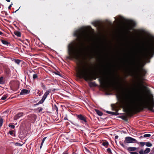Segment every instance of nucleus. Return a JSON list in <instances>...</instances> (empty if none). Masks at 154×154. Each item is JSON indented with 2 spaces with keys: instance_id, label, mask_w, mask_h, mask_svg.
<instances>
[{
  "instance_id": "nucleus-1",
  "label": "nucleus",
  "mask_w": 154,
  "mask_h": 154,
  "mask_svg": "<svg viewBox=\"0 0 154 154\" xmlns=\"http://www.w3.org/2000/svg\"><path fill=\"white\" fill-rule=\"evenodd\" d=\"M137 95L135 98L125 96L124 101L122 103L123 108L130 117L134 112L140 111V108L137 106V104L142 105L145 108L150 111L154 107V99L152 94L150 95L149 99L147 95L143 92L137 93Z\"/></svg>"
},
{
  "instance_id": "nucleus-2",
  "label": "nucleus",
  "mask_w": 154,
  "mask_h": 154,
  "mask_svg": "<svg viewBox=\"0 0 154 154\" xmlns=\"http://www.w3.org/2000/svg\"><path fill=\"white\" fill-rule=\"evenodd\" d=\"M75 36L76 37L78 40L81 43V46L79 53L76 52L75 50L74 45L75 43L72 42L69 44L68 46V53L69 56L67 57L68 59L72 60L75 59L79 60L80 59L79 53H82L86 49L84 44V42L87 41L88 40V36L82 30H78L74 34Z\"/></svg>"
},
{
  "instance_id": "nucleus-3",
  "label": "nucleus",
  "mask_w": 154,
  "mask_h": 154,
  "mask_svg": "<svg viewBox=\"0 0 154 154\" xmlns=\"http://www.w3.org/2000/svg\"><path fill=\"white\" fill-rule=\"evenodd\" d=\"M92 70L91 68H87L83 66L82 68L79 67L77 70L78 76L80 78L83 79L86 82L96 80L98 78V75L96 72H91Z\"/></svg>"
},
{
  "instance_id": "nucleus-4",
  "label": "nucleus",
  "mask_w": 154,
  "mask_h": 154,
  "mask_svg": "<svg viewBox=\"0 0 154 154\" xmlns=\"http://www.w3.org/2000/svg\"><path fill=\"white\" fill-rule=\"evenodd\" d=\"M154 54V45L150 43L149 40L145 43L143 54V57L145 58L152 57Z\"/></svg>"
},
{
  "instance_id": "nucleus-5",
  "label": "nucleus",
  "mask_w": 154,
  "mask_h": 154,
  "mask_svg": "<svg viewBox=\"0 0 154 154\" xmlns=\"http://www.w3.org/2000/svg\"><path fill=\"white\" fill-rule=\"evenodd\" d=\"M127 24L125 26V29L128 32L131 30H133L134 28L136 26V22L132 20H128L126 21Z\"/></svg>"
},
{
  "instance_id": "nucleus-6",
  "label": "nucleus",
  "mask_w": 154,
  "mask_h": 154,
  "mask_svg": "<svg viewBox=\"0 0 154 154\" xmlns=\"http://www.w3.org/2000/svg\"><path fill=\"white\" fill-rule=\"evenodd\" d=\"M146 70L143 67H141L140 69V71H138L137 72V75L140 79L143 80L144 79V77L146 75Z\"/></svg>"
},
{
  "instance_id": "nucleus-7",
  "label": "nucleus",
  "mask_w": 154,
  "mask_h": 154,
  "mask_svg": "<svg viewBox=\"0 0 154 154\" xmlns=\"http://www.w3.org/2000/svg\"><path fill=\"white\" fill-rule=\"evenodd\" d=\"M137 141L135 139L130 137H126L125 138L124 143L126 144L127 143H137Z\"/></svg>"
},
{
  "instance_id": "nucleus-8",
  "label": "nucleus",
  "mask_w": 154,
  "mask_h": 154,
  "mask_svg": "<svg viewBox=\"0 0 154 154\" xmlns=\"http://www.w3.org/2000/svg\"><path fill=\"white\" fill-rule=\"evenodd\" d=\"M77 119L83 124H86L87 118L85 116L82 114H79L77 116Z\"/></svg>"
},
{
  "instance_id": "nucleus-9",
  "label": "nucleus",
  "mask_w": 154,
  "mask_h": 154,
  "mask_svg": "<svg viewBox=\"0 0 154 154\" xmlns=\"http://www.w3.org/2000/svg\"><path fill=\"white\" fill-rule=\"evenodd\" d=\"M150 149L146 148L144 150L143 149H142L139 151V154H147L150 151Z\"/></svg>"
},
{
  "instance_id": "nucleus-10",
  "label": "nucleus",
  "mask_w": 154,
  "mask_h": 154,
  "mask_svg": "<svg viewBox=\"0 0 154 154\" xmlns=\"http://www.w3.org/2000/svg\"><path fill=\"white\" fill-rule=\"evenodd\" d=\"M23 112H19L14 117V120H17L23 116Z\"/></svg>"
},
{
  "instance_id": "nucleus-11",
  "label": "nucleus",
  "mask_w": 154,
  "mask_h": 154,
  "mask_svg": "<svg viewBox=\"0 0 154 154\" xmlns=\"http://www.w3.org/2000/svg\"><path fill=\"white\" fill-rule=\"evenodd\" d=\"M28 117L30 119H31L33 122L36 120L37 118V116L33 114L29 115Z\"/></svg>"
},
{
  "instance_id": "nucleus-12",
  "label": "nucleus",
  "mask_w": 154,
  "mask_h": 154,
  "mask_svg": "<svg viewBox=\"0 0 154 154\" xmlns=\"http://www.w3.org/2000/svg\"><path fill=\"white\" fill-rule=\"evenodd\" d=\"M51 91V89H49L47 90L45 93L44 95L42 97V99L44 101H45V99L47 98L48 95L49 94L50 92Z\"/></svg>"
},
{
  "instance_id": "nucleus-13",
  "label": "nucleus",
  "mask_w": 154,
  "mask_h": 154,
  "mask_svg": "<svg viewBox=\"0 0 154 154\" xmlns=\"http://www.w3.org/2000/svg\"><path fill=\"white\" fill-rule=\"evenodd\" d=\"M30 91L29 90H28L26 89H23L21 91L20 94V95H23L25 94H29Z\"/></svg>"
},
{
  "instance_id": "nucleus-14",
  "label": "nucleus",
  "mask_w": 154,
  "mask_h": 154,
  "mask_svg": "<svg viewBox=\"0 0 154 154\" xmlns=\"http://www.w3.org/2000/svg\"><path fill=\"white\" fill-rule=\"evenodd\" d=\"M139 148H137L135 147H130L127 148V150L128 152H132L136 150L137 149H139Z\"/></svg>"
},
{
  "instance_id": "nucleus-15",
  "label": "nucleus",
  "mask_w": 154,
  "mask_h": 154,
  "mask_svg": "<svg viewBox=\"0 0 154 154\" xmlns=\"http://www.w3.org/2000/svg\"><path fill=\"white\" fill-rule=\"evenodd\" d=\"M114 90L116 91V92L118 94V96H117V97L118 98V99H119V98H120V95L121 94V93L119 89L118 88H117V87H114Z\"/></svg>"
},
{
  "instance_id": "nucleus-16",
  "label": "nucleus",
  "mask_w": 154,
  "mask_h": 154,
  "mask_svg": "<svg viewBox=\"0 0 154 154\" xmlns=\"http://www.w3.org/2000/svg\"><path fill=\"white\" fill-rule=\"evenodd\" d=\"M52 108L53 111H56L57 114L58 113V108L56 104L52 105Z\"/></svg>"
},
{
  "instance_id": "nucleus-17",
  "label": "nucleus",
  "mask_w": 154,
  "mask_h": 154,
  "mask_svg": "<svg viewBox=\"0 0 154 154\" xmlns=\"http://www.w3.org/2000/svg\"><path fill=\"white\" fill-rule=\"evenodd\" d=\"M12 60V61L16 63L18 65H19L20 62L22 61V60H20L15 58H13Z\"/></svg>"
},
{
  "instance_id": "nucleus-18",
  "label": "nucleus",
  "mask_w": 154,
  "mask_h": 154,
  "mask_svg": "<svg viewBox=\"0 0 154 154\" xmlns=\"http://www.w3.org/2000/svg\"><path fill=\"white\" fill-rule=\"evenodd\" d=\"M95 111L96 112L97 114L99 116H102L103 115V113L101 111H100V110L95 109H94Z\"/></svg>"
},
{
  "instance_id": "nucleus-19",
  "label": "nucleus",
  "mask_w": 154,
  "mask_h": 154,
  "mask_svg": "<svg viewBox=\"0 0 154 154\" xmlns=\"http://www.w3.org/2000/svg\"><path fill=\"white\" fill-rule=\"evenodd\" d=\"M14 33L15 35L19 37H20L21 35V34L20 32L15 30L14 32Z\"/></svg>"
},
{
  "instance_id": "nucleus-20",
  "label": "nucleus",
  "mask_w": 154,
  "mask_h": 154,
  "mask_svg": "<svg viewBox=\"0 0 154 154\" xmlns=\"http://www.w3.org/2000/svg\"><path fill=\"white\" fill-rule=\"evenodd\" d=\"M102 145L105 146L106 147H107L109 145V143L108 141L105 140L103 142Z\"/></svg>"
},
{
  "instance_id": "nucleus-21",
  "label": "nucleus",
  "mask_w": 154,
  "mask_h": 154,
  "mask_svg": "<svg viewBox=\"0 0 154 154\" xmlns=\"http://www.w3.org/2000/svg\"><path fill=\"white\" fill-rule=\"evenodd\" d=\"M89 86L91 87L93 86L97 87V85L95 83V82H91L89 83Z\"/></svg>"
},
{
  "instance_id": "nucleus-22",
  "label": "nucleus",
  "mask_w": 154,
  "mask_h": 154,
  "mask_svg": "<svg viewBox=\"0 0 154 154\" xmlns=\"http://www.w3.org/2000/svg\"><path fill=\"white\" fill-rule=\"evenodd\" d=\"M120 118L123 120L125 121H127L128 120L127 117L125 116H121Z\"/></svg>"
},
{
  "instance_id": "nucleus-23",
  "label": "nucleus",
  "mask_w": 154,
  "mask_h": 154,
  "mask_svg": "<svg viewBox=\"0 0 154 154\" xmlns=\"http://www.w3.org/2000/svg\"><path fill=\"white\" fill-rule=\"evenodd\" d=\"M145 145L147 147H151L152 146V144L150 142H145Z\"/></svg>"
},
{
  "instance_id": "nucleus-24",
  "label": "nucleus",
  "mask_w": 154,
  "mask_h": 154,
  "mask_svg": "<svg viewBox=\"0 0 154 154\" xmlns=\"http://www.w3.org/2000/svg\"><path fill=\"white\" fill-rule=\"evenodd\" d=\"M100 83L101 84H103L104 83V80L103 79L100 78L98 79Z\"/></svg>"
},
{
  "instance_id": "nucleus-25",
  "label": "nucleus",
  "mask_w": 154,
  "mask_h": 154,
  "mask_svg": "<svg viewBox=\"0 0 154 154\" xmlns=\"http://www.w3.org/2000/svg\"><path fill=\"white\" fill-rule=\"evenodd\" d=\"M106 112L108 114H111L113 115H117L116 112H114L109 111H106Z\"/></svg>"
},
{
  "instance_id": "nucleus-26",
  "label": "nucleus",
  "mask_w": 154,
  "mask_h": 154,
  "mask_svg": "<svg viewBox=\"0 0 154 154\" xmlns=\"http://www.w3.org/2000/svg\"><path fill=\"white\" fill-rule=\"evenodd\" d=\"M4 77L2 76L0 77V84H3L5 83V82L3 80Z\"/></svg>"
},
{
  "instance_id": "nucleus-27",
  "label": "nucleus",
  "mask_w": 154,
  "mask_h": 154,
  "mask_svg": "<svg viewBox=\"0 0 154 154\" xmlns=\"http://www.w3.org/2000/svg\"><path fill=\"white\" fill-rule=\"evenodd\" d=\"M1 42L4 45H8L9 44V42L5 40H2Z\"/></svg>"
},
{
  "instance_id": "nucleus-28",
  "label": "nucleus",
  "mask_w": 154,
  "mask_h": 154,
  "mask_svg": "<svg viewBox=\"0 0 154 154\" xmlns=\"http://www.w3.org/2000/svg\"><path fill=\"white\" fill-rule=\"evenodd\" d=\"M138 144H140V146L143 147L145 144V142H138L136 143Z\"/></svg>"
},
{
  "instance_id": "nucleus-29",
  "label": "nucleus",
  "mask_w": 154,
  "mask_h": 154,
  "mask_svg": "<svg viewBox=\"0 0 154 154\" xmlns=\"http://www.w3.org/2000/svg\"><path fill=\"white\" fill-rule=\"evenodd\" d=\"M47 137H45L43 139H42V141L41 143V146H40V148H41V147H42V146L43 144V143L44 142V141H45V140L46 139V138Z\"/></svg>"
},
{
  "instance_id": "nucleus-30",
  "label": "nucleus",
  "mask_w": 154,
  "mask_h": 154,
  "mask_svg": "<svg viewBox=\"0 0 154 154\" xmlns=\"http://www.w3.org/2000/svg\"><path fill=\"white\" fill-rule=\"evenodd\" d=\"M44 101L42 100L41 99L37 103L35 104V105H37L39 104H42L43 103Z\"/></svg>"
},
{
  "instance_id": "nucleus-31",
  "label": "nucleus",
  "mask_w": 154,
  "mask_h": 154,
  "mask_svg": "<svg viewBox=\"0 0 154 154\" xmlns=\"http://www.w3.org/2000/svg\"><path fill=\"white\" fill-rule=\"evenodd\" d=\"M7 97V95H4L1 98V100H4L6 99Z\"/></svg>"
},
{
  "instance_id": "nucleus-32",
  "label": "nucleus",
  "mask_w": 154,
  "mask_h": 154,
  "mask_svg": "<svg viewBox=\"0 0 154 154\" xmlns=\"http://www.w3.org/2000/svg\"><path fill=\"white\" fill-rule=\"evenodd\" d=\"M3 122V119L1 118L0 119V128L2 126Z\"/></svg>"
},
{
  "instance_id": "nucleus-33",
  "label": "nucleus",
  "mask_w": 154,
  "mask_h": 154,
  "mask_svg": "<svg viewBox=\"0 0 154 154\" xmlns=\"http://www.w3.org/2000/svg\"><path fill=\"white\" fill-rule=\"evenodd\" d=\"M38 76L36 74H34L33 75V78L34 80L38 78Z\"/></svg>"
},
{
  "instance_id": "nucleus-34",
  "label": "nucleus",
  "mask_w": 154,
  "mask_h": 154,
  "mask_svg": "<svg viewBox=\"0 0 154 154\" xmlns=\"http://www.w3.org/2000/svg\"><path fill=\"white\" fill-rule=\"evenodd\" d=\"M151 136L150 134H145L143 135V137H149Z\"/></svg>"
},
{
  "instance_id": "nucleus-35",
  "label": "nucleus",
  "mask_w": 154,
  "mask_h": 154,
  "mask_svg": "<svg viewBox=\"0 0 154 154\" xmlns=\"http://www.w3.org/2000/svg\"><path fill=\"white\" fill-rule=\"evenodd\" d=\"M107 152L108 153H109L110 154H112V152H111V149L110 148H108L107 149Z\"/></svg>"
},
{
  "instance_id": "nucleus-36",
  "label": "nucleus",
  "mask_w": 154,
  "mask_h": 154,
  "mask_svg": "<svg viewBox=\"0 0 154 154\" xmlns=\"http://www.w3.org/2000/svg\"><path fill=\"white\" fill-rule=\"evenodd\" d=\"M8 126L13 129L14 128H15V126L14 125H12L11 123H10L8 125Z\"/></svg>"
},
{
  "instance_id": "nucleus-37",
  "label": "nucleus",
  "mask_w": 154,
  "mask_h": 154,
  "mask_svg": "<svg viewBox=\"0 0 154 154\" xmlns=\"http://www.w3.org/2000/svg\"><path fill=\"white\" fill-rule=\"evenodd\" d=\"M119 143H120V145L121 146H122L123 147L125 148V146L124 144L122 142L120 141L119 142Z\"/></svg>"
},
{
  "instance_id": "nucleus-38",
  "label": "nucleus",
  "mask_w": 154,
  "mask_h": 154,
  "mask_svg": "<svg viewBox=\"0 0 154 154\" xmlns=\"http://www.w3.org/2000/svg\"><path fill=\"white\" fill-rule=\"evenodd\" d=\"M85 149L87 153L90 154L91 153V152H90V151L89 150H88V149H87L86 148H85Z\"/></svg>"
},
{
  "instance_id": "nucleus-39",
  "label": "nucleus",
  "mask_w": 154,
  "mask_h": 154,
  "mask_svg": "<svg viewBox=\"0 0 154 154\" xmlns=\"http://www.w3.org/2000/svg\"><path fill=\"white\" fill-rule=\"evenodd\" d=\"M129 152L131 154H139L137 152Z\"/></svg>"
},
{
  "instance_id": "nucleus-40",
  "label": "nucleus",
  "mask_w": 154,
  "mask_h": 154,
  "mask_svg": "<svg viewBox=\"0 0 154 154\" xmlns=\"http://www.w3.org/2000/svg\"><path fill=\"white\" fill-rule=\"evenodd\" d=\"M42 87L44 90H45L46 89L45 86L43 83L42 84Z\"/></svg>"
},
{
  "instance_id": "nucleus-41",
  "label": "nucleus",
  "mask_w": 154,
  "mask_h": 154,
  "mask_svg": "<svg viewBox=\"0 0 154 154\" xmlns=\"http://www.w3.org/2000/svg\"><path fill=\"white\" fill-rule=\"evenodd\" d=\"M39 109L38 110V112H40L42 111V110H43V109L42 107H39V108H38V109Z\"/></svg>"
},
{
  "instance_id": "nucleus-42",
  "label": "nucleus",
  "mask_w": 154,
  "mask_h": 154,
  "mask_svg": "<svg viewBox=\"0 0 154 154\" xmlns=\"http://www.w3.org/2000/svg\"><path fill=\"white\" fill-rule=\"evenodd\" d=\"M54 73L56 75L61 76V75L60 74V72H55Z\"/></svg>"
},
{
  "instance_id": "nucleus-43",
  "label": "nucleus",
  "mask_w": 154,
  "mask_h": 154,
  "mask_svg": "<svg viewBox=\"0 0 154 154\" xmlns=\"http://www.w3.org/2000/svg\"><path fill=\"white\" fill-rule=\"evenodd\" d=\"M9 134L11 135H12L13 134V130L10 131H9Z\"/></svg>"
},
{
  "instance_id": "nucleus-44",
  "label": "nucleus",
  "mask_w": 154,
  "mask_h": 154,
  "mask_svg": "<svg viewBox=\"0 0 154 154\" xmlns=\"http://www.w3.org/2000/svg\"><path fill=\"white\" fill-rule=\"evenodd\" d=\"M12 4H11V5H10L8 7V9H11V6H12Z\"/></svg>"
},
{
  "instance_id": "nucleus-45",
  "label": "nucleus",
  "mask_w": 154,
  "mask_h": 154,
  "mask_svg": "<svg viewBox=\"0 0 154 154\" xmlns=\"http://www.w3.org/2000/svg\"><path fill=\"white\" fill-rule=\"evenodd\" d=\"M119 137V136L118 135L116 136L115 137V139H117Z\"/></svg>"
},
{
  "instance_id": "nucleus-46",
  "label": "nucleus",
  "mask_w": 154,
  "mask_h": 154,
  "mask_svg": "<svg viewBox=\"0 0 154 154\" xmlns=\"http://www.w3.org/2000/svg\"><path fill=\"white\" fill-rule=\"evenodd\" d=\"M114 106H115L114 104H111V106H112V108H114V109L115 108L114 107Z\"/></svg>"
},
{
  "instance_id": "nucleus-47",
  "label": "nucleus",
  "mask_w": 154,
  "mask_h": 154,
  "mask_svg": "<svg viewBox=\"0 0 154 154\" xmlns=\"http://www.w3.org/2000/svg\"><path fill=\"white\" fill-rule=\"evenodd\" d=\"M87 126L88 128H90V127H89V125L87 123V122H86V124H85Z\"/></svg>"
},
{
  "instance_id": "nucleus-48",
  "label": "nucleus",
  "mask_w": 154,
  "mask_h": 154,
  "mask_svg": "<svg viewBox=\"0 0 154 154\" xmlns=\"http://www.w3.org/2000/svg\"><path fill=\"white\" fill-rule=\"evenodd\" d=\"M16 143L17 144V145L21 146V145L20 143Z\"/></svg>"
},
{
  "instance_id": "nucleus-49",
  "label": "nucleus",
  "mask_w": 154,
  "mask_h": 154,
  "mask_svg": "<svg viewBox=\"0 0 154 154\" xmlns=\"http://www.w3.org/2000/svg\"><path fill=\"white\" fill-rule=\"evenodd\" d=\"M0 35H3V33L1 32V31H0Z\"/></svg>"
},
{
  "instance_id": "nucleus-50",
  "label": "nucleus",
  "mask_w": 154,
  "mask_h": 154,
  "mask_svg": "<svg viewBox=\"0 0 154 154\" xmlns=\"http://www.w3.org/2000/svg\"><path fill=\"white\" fill-rule=\"evenodd\" d=\"M64 119L65 120H67V117H65L64 118Z\"/></svg>"
},
{
  "instance_id": "nucleus-51",
  "label": "nucleus",
  "mask_w": 154,
  "mask_h": 154,
  "mask_svg": "<svg viewBox=\"0 0 154 154\" xmlns=\"http://www.w3.org/2000/svg\"><path fill=\"white\" fill-rule=\"evenodd\" d=\"M151 111L153 112H154V109H151Z\"/></svg>"
},
{
  "instance_id": "nucleus-52",
  "label": "nucleus",
  "mask_w": 154,
  "mask_h": 154,
  "mask_svg": "<svg viewBox=\"0 0 154 154\" xmlns=\"http://www.w3.org/2000/svg\"><path fill=\"white\" fill-rule=\"evenodd\" d=\"M147 92L149 94H150V91L149 90Z\"/></svg>"
},
{
  "instance_id": "nucleus-53",
  "label": "nucleus",
  "mask_w": 154,
  "mask_h": 154,
  "mask_svg": "<svg viewBox=\"0 0 154 154\" xmlns=\"http://www.w3.org/2000/svg\"><path fill=\"white\" fill-rule=\"evenodd\" d=\"M63 154H68V153H66V152H64Z\"/></svg>"
},
{
  "instance_id": "nucleus-54",
  "label": "nucleus",
  "mask_w": 154,
  "mask_h": 154,
  "mask_svg": "<svg viewBox=\"0 0 154 154\" xmlns=\"http://www.w3.org/2000/svg\"><path fill=\"white\" fill-rule=\"evenodd\" d=\"M143 137V136H140V138H142V137Z\"/></svg>"
},
{
  "instance_id": "nucleus-55",
  "label": "nucleus",
  "mask_w": 154,
  "mask_h": 154,
  "mask_svg": "<svg viewBox=\"0 0 154 154\" xmlns=\"http://www.w3.org/2000/svg\"><path fill=\"white\" fill-rule=\"evenodd\" d=\"M19 9L17 10L16 11H15V12H16Z\"/></svg>"
},
{
  "instance_id": "nucleus-56",
  "label": "nucleus",
  "mask_w": 154,
  "mask_h": 154,
  "mask_svg": "<svg viewBox=\"0 0 154 154\" xmlns=\"http://www.w3.org/2000/svg\"><path fill=\"white\" fill-rule=\"evenodd\" d=\"M8 2H10V1H7Z\"/></svg>"
},
{
  "instance_id": "nucleus-57",
  "label": "nucleus",
  "mask_w": 154,
  "mask_h": 154,
  "mask_svg": "<svg viewBox=\"0 0 154 154\" xmlns=\"http://www.w3.org/2000/svg\"><path fill=\"white\" fill-rule=\"evenodd\" d=\"M14 26H15V27H17V26H16L15 25V24H14Z\"/></svg>"
},
{
  "instance_id": "nucleus-58",
  "label": "nucleus",
  "mask_w": 154,
  "mask_h": 154,
  "mask_svg": "<svg viewBox=\"0 0 154 154\" xmlns=\"http://www.w3.org/2000/svg\"><path fill=\"white\" fill-rule=\"evenodd\" d=\"M149 154H153V153H150Z\"/></svg>"
},
{
  "instance_id": "nucleus-59",
  "label": "nucleus",
  "mask_w": 154,
  "mask_h": 154,
  "mask_svg": "<svg viewBox=\"0 0 154 154\" xmlns=\"http://www.w3.org/2000/svg\"><path fill=\"white\" fill-rule=\"evenodd\" d=\"M30 73H31V72H31V71H30Z\"/></svg>"
},
{
  "instance_id": "nucleus-60",
  "label": "nucleus",
  "mask_w": 154,
  "mask_h": 154,
  "mask_svg": "<svg viewBox=\"0 0 154 154\" xmlns=\"http://www.w3.org/2000/svg\"><path fill=\"white\" fill-rule=\"evenodd\" d=\"M1 8V5H0V8Z\"/></svg>"
}]
</instances>
